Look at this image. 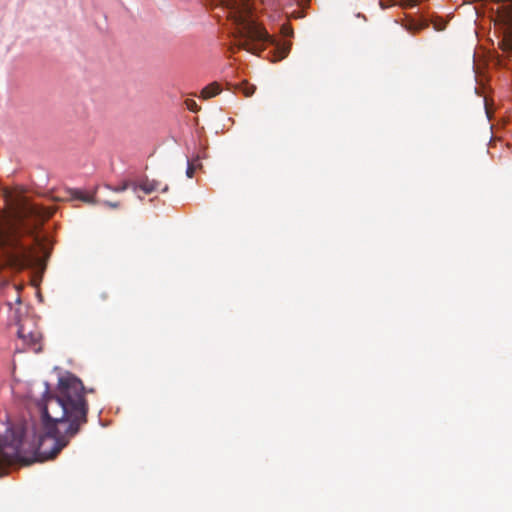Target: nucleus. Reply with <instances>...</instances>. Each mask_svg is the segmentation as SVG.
Returning <instances> with one entry per match:
<instances>
[{
    "mask_svg": "<svg viewBox=\"0 0 512 512\" xmlns=\"http://www.w3.org/2000/svg\"><path fill=\"white\" fill-rule=\"evenodd\" d=\"M83 382L72 373L58 379L55 391H47L42 407L45 434L39 438L38 451L45 459H53L88 423L89 404Z\"/></svg>",
    "mask_w": 512,
    "mask_h": 512,
    "instance_id": "obj_1",
    "label": "nucleus"
},
{
    "mask_svg": "<svg viewBox=\"0 0 512 512\" xmlns=\"http://www.w3.org/2000/svg\"><path fill=\"white\" fill-rule=\"evenodd\" d=\"M234 26V46L252 54H259L274 39L257 21L253 0H217Z\"/></svg>",
    "mask_w": 512,
    "mask_h": 512,
    "instance_id": "obj_2",
    "label": "nucleus"
},
{
    "mask_svg": "<svg viewBox=\"0 0 512 512\" xmlns=\"http://www.w3.org/2000/svg\"><path fill=\"white\" fill-rule=\"evenodd\" d=\"M0 251L17 269L35 266L40 261L35 248L22 242L21 232L15 227L0 228Z\"/></svg>",
    "mask_w": 512,
    "mask_h": 512,
    "instance_id": "obj_3",
    "label": "nucleus"
},
{
    "mask_svg": "<svg viewBox=\"0 0 512 512\" xmlns=\"http://www.w3.org/2000/svg\"><path fill=\"white\" fill-rule=\"evenodd\" d=\"M24 429L22 426H11L0 437V464H13L24 459Z\"/></svg>",
    "mask_w": 512,
    "mask_h": 512,
    "instance_id": "obj_4",
    "label": "nucleus"
},
{
    "mask_svg": "<svg viewBox=\"0 0 512 512\" xmlns=\"http://www.w3.org/2000/svg\"><path fill=\"white\" fill-rule=\"evenodd\" d=\"M494 1L501 3L495 18V23L503 28L500 46L504 51L512 53V0Z\"/></svg>",
    "mask_w": 512,
    "mask_h": 512,
    "instance_id": "obj_5",
    "label": "nucleus"
},
{
    "mask_svg": "<svg viewBox=\"0 0 512 512\" xmlns=\"http://www.w3.org/2000/svg\"><path fill=\"white\" fill-rule=\"evenodd\" d=\"M17 334L23 344L33 352L38 353L42 350V335L32 318L25 317L19 319Z\"/></svg>",
    "mask_w": 512,
    "mask_h": 512,
    "instance_id": "obj_6",
    "label": "nucleus"
},
{
    "mask_svg": "<svg viewBox=\"0 0 512 512\" xmlns=\"http://www.w3.org/2000/svg\"><path fill=\"white\" fill-rule=\"evenodd\" d=\"M19 214L23 218L34 217L40 220H45L53 215V210L26 202L22 204Z\"/></svg>",
    "mask_w": 512,
    "mask_h": 512,
    "instance_id": "obj_7",
    "label": "nucleus"
},
{
    "mask_svg": "<svg viewBox=\"0 0 512 512\" xmlns=\"http://www.w3.org/2000/svg\"><path fill=\"white\" fill-rule=\"evenodd\" d=\"M160 182L155 179L145 177L137 183V189H141L144 193L150 194L160 187Z\"/></svg>",
    "mask_w": 512,
    "mask_h": 512,
    "instance_id": "obj_8",
    "label": "nucleus"
},
{
    "mask_svg": "<svg viewBox=\"0 0 512 512\" xmlns=\"http://www.w3.org/2000/svg\"><path fill=\"white\" fill-rule=\"evenodd\" d=\"M220 91H221V88H220L219 84L214 82V83L207 85L206 87H204L202 89L201 97L203 99H209L211 97L218 95L220 93Z\"/></svg>",
    "mask_w": 512,
    "mask_h": 512,
    "instance_id": "obj_9",
    "label": "nucleus"
},
{
    "mask_svg": "<svg viewBox=\"0 0 512 512\" xmlns=\"http://www.w3.org/2000/svg\"><path fill=\"white\" fill-rule=\"evenodd\" d=\"M427 27H428L427 21L411 20L405 25L406 30L413 34L418 33L420 31H422L423 29H426Z\"/></svg>",
    "mask_w": 512,
    "mask_h": 512,
    "instance_id": "obj_10",
    "label": "nucleus"
},
{
    "mask_svg": "<svg viewBox=\"0 0 512 512\" xmlns=\"http://www.w3.org/2000/svg\"><path fill=\"white\" fill-rule=\"evenodd\" d=\"M130 187L134 191H136L137 190V183L136 182H130V181H123L120 185L115 186V187L107 186V188H109L110 190H112L114 192H123V191H125L126 189H128Z\"/></svg>",
    "mask_w": 512,
    "mask_h": 512,
    "instance_id": "obj_11",
    "label": "nucleus"
},
{
    "mask_svg": "<svg viewBox=\"0 0 512 512\" xmlns=\"http://www.w3.org/2000/svg\"><path fill=\"white\" fill-rule=\"evenodd\" d=\"M239 90L244 94L245 97H251L256 91V86L249 84L248 82H243L240 84Z\"/></svg>",
    "mask_w": 512,
    "mask_h": 512,
    "instance_id": "obj_12",
    "label": "nucleus"
},
{
    "mask_svg": "<svg viewBox=\"0 0 512 512\" xmlns=\"http://www.w3.org/2000/svg\"><path fill=\"white\" fill-rule=\"evenodd\" d=\"M422 0H401L398 5L403 8H411L418 5Z\"/></svg>",
    "mask_w": 512,
    "mask_h": 512,
    "instance_id": "obj_13",
    "label": "nucleus"
},
{
    "mask_svg": "<svg viewBox=\"0 0 512 512\" xmlns=\"http://www.w3.org/2000/svg\"><path fill=\"white\" fill-rule=\"evenodd\" d=\"M432 24H433L434 29L437 31H442L446 27V21L443 19H438V18L433 19Z\"/></svg>",
    "mask_w": 512,
    "mask_h": 512,
    "instance_id": "obj_14",
    "label": "nucleus"
},
{
    "mask_svg": "<svg viewBox=\"0 0 512 512\" xmlns=\"http://www.w3.org/2000/svg\"><path fill=\"white\" fill-rule=\"evenodd\" d=\"M185 105H186L187 109H189L192 112H197L200 109V107L198 106L196 101L193 99H186Z\"/></svg>",
    "mask_w": 512,
    "mask_h": 512,
    "instance_id": "obj_15",
    "label": "nucleus"
},
{
    "mask_svg": "<svg viewBox=\"0 0 512 512\" xmlns=\"http://www.w3.org/2000/svg\"><path fill=\"white\" fill-rule=\"evenodd\" d=\"M187 169H186V175L188 178H192L194 176L196 165L188 160L187 163Z\"/></svg>",
    "mask_w": 512,
    "mask_h": 512,
    "instance_id": "obj_16",
    "label": "nucleus"
},
{
    "mask_svg": "<svg viewBox=\"0 0 512 512\" xmlns=\"http://www.w3.org/2000/svg\"><path fill=\"white\" fill-rule=\"evenodd\" d=\"M76 198L84 201V202H87V203H92L94 202L93 198L90 197V196H84L82 195L80 192H76Z\"/></svg>",
    "mask_w": 512,
    "mask_h": 512,
    "instance_id": "obj_17",
    "label": "nucleus"
},
{
    "mask_svg": "<svg viewBox=\"0 0 512 512\" xmlns=\"http://www.w3.org/2000/svg\"><path fill=\"white\" fill-rule=\"evenodd\" d=\"M104 205L112 208V209H116L120 206V203L119 202H111V201H105L104 202Z\"/></svg>",
    "mask_w": 512,
    "mask_h": 512,
    "instance_id": "obj_18",
    "label": "nucleus"
},
{
    "mask_svg": "<svg viewBox=\"0 0 512 512\" xmlns=\"http://www.w3.org/2000/svg\"><path fill=\"white\" fill-rule=\"evenodd\" d=\"M379 4L382 9H386L388 7L395 5V3H393V2L384 3L383 1H380Z\"/></svg>",
    "mask_w": 512,
    "mask_h": 512,
    "instance_id": "obj_19",
    "label": "nucleus"
},
{
    "mask_svg": "<svg viewBox=\"0 0 512 512\" xmlns=\"http://www.w3.org/2000/svg\"><path fill=\"white\" fill-rule=\"evenodd\" d=\"M282 31L283 33L286 35V36H289L292 34V30L290 29V27H287V26H283L282 27Z\"/></svg>",
    "mask_w": 512,
    "mask_h": 512,
    "instance_id": "obj_20",
    "label": "nucleus"
},
{
    "mask_svg": "<svg viewBox=\"0 0 512 512\" xmlns=\"http://www.w3.org/2000/svg\"><path fill=\"white\" fill-rule=\"evenodd\" d=\"M169 190V187L168 185H165L163 188H162V192H167Z\"/></svg>",
    "mask_w": 512,
    "mask_h": 512,
    "instance_id": "obj_21",
    "label": "nucleus"
},
{
    "mask_svg": "<svg viewBox=\"0 0 512 512\" xmlns=\"http://www.w3.org/2000/svg\"><path fill=\"white\" fill-rule=\"evenodd\" d=\"M34 241L37 242L38 245H42L37 237H34Z\"/></svg>",
    "mask_w": 512,
    "mask_h": 512,
    "instance_id": "obj_22",
    "label": "nucleus"
},
{
    "mask_svg": "<svg viewBox=\"0 0 512 512\" xmlns=\"http://www.w3.org/2000/svg\"><path fill=\"white\" fill-rule=\"evenodd\" d=\"M16 302H17V303H21V300H20V297H19V296L16 298Z\"/></svg>",
    "mask_w": 512,
    "mask_h": 512,
    "instance_id": "obj_23",
    "label": "nucleus"
}]
</instances>
